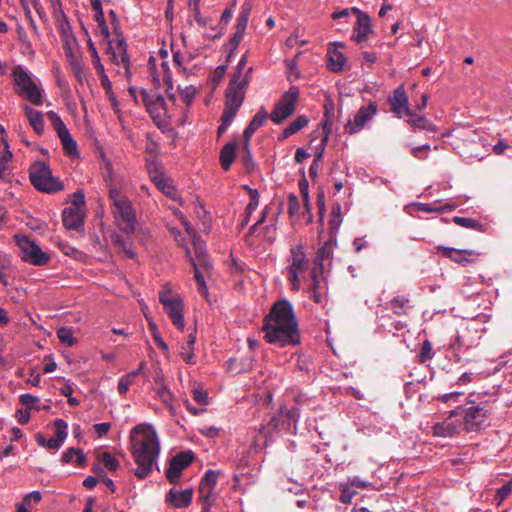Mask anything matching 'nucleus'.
Wrapping results in <instances>:
<instances>
[{"mask_svg": "<svg viewBox=\"0 0 512 512\" xmlns=\"http://www.w3.org/2000/svg\"><path fill=\"white\" fill-rule=\"evenodd\" d=\"M262 331L264 339L280 347L300 343L298 323L292 304L286 300L275 302L265 316Z\"/></svg>", "mask_w": 512, "mask_h": 512, "instance_id": "obj_1", "label": "nucleus"}, {"mask_svg": "<svg viewBox=\"0 0 512 512\" xmlns=\"http://www.w3.org/2000/svg\"><path fill=\"white\" fill-rule=\"evenodd\" d=\"M131 454L137 465L134 475L145 479L157 464L160 442L156 430L151 424L141 423L130 432Z\"/></svg>", "mask_w": 512, "mask_h": 512, "instance_id": "obj_2", "label": "nucleus"}, {"mask_svg": "<svg viewBox=\"0 0 512 512\" xmlns=\"http://www.w3.org/2000/svg\"><path fill=\"white\" fill-rule=\"evenodd\" d=\"M112 201L115 224L126 235H132L136 230V212L132 202L116 190L109 194Z\"/></svg>", "mask_w": 512, "mask_h": 512, "instance_id": "obj_3", "label": "nucleus"}, {"mask_svg": "<svg viewBox=\"0 0 512 512\" xmlns=\"http://www.w3.org/2000/svg\"><path fill=\"white\" fill-rule=\"evenodd\" d=\"M31 184L40 192L54 194L63 191L64 183L54 177L51 169L44 161H35L29 168Z\"/></svg>", "mask_w": 512, "mask_h": 512, "instance_id": "obj_4", "label": "nucleus"}, {"mask_svg": "<svg viewBox=\"0 0 512 512\" xmlns=\"http://www.w3.org/2000/svg\"><path fill=\"white\" fill-rule=\"evenodd\" d=\"M286 267L287 278L292 291H299L301 288L300 276L309 268V260L304 251L303 244H297L290 248V256Z\"/></svg>", "mask_w": 512, "mask_h": 512, "instance_id": "obj_5", "label": "nucleus"}, {"mask_svg": "<svg viewBox=\"0 0 512 512\" xmlns=\"http://www.w3.org/2000/svg\"><path fill=\"white\" fill-rule=\"evenodd\" d=\"M12 75L15 85L17 86V94L36 106L42 105V90L35 84L28 72L21 65L14 67Z\"/></svg>", "mask_w": 512, "mask_h": 512, "instance_id": "obj_6", "label": "nucleus"}, {"mask_svg": "<svg viewBox=\"0 0 512 512\" xmlns=\"http://www.w3.org/2000/svg\"><path fill=\"white\" fill-rule=\"evenodd\" d=\"M159 301L163 305L165 313L170 318L173 325L183 330L184 323V302L179 295H174L171 289L165 287L159 292Z\"/></svg>", "mask_w": 512, "mask_h": 512, "instance_id": "obj_7", "label": "nucleus"}, {"mask_svg": "<svg viewBox=\"0 0 512 512\" xmlns=\"http://www.w3.org/2000/svg\"><path fill=\"white\" fill-rule=\"evenodd\" d=\"M106 50L105 54L108 60L115 66V71L118 74L123 73L127 79L131 77V62L127 52V43L124 38L117 40L116 45L113 46L110 39L105 40Z\"/></svg>", "mask_w": 512, "mask_h": 512, "instance_id": "obj_8", "label": "nucleus"}, {"mask_svg": "<svg viewBox=\"0 0 512 512\" xmlns=\"http://www.w3.org/2000/svg\"><path fill=\"white\" fill-rule=\"evenodd\" d=\"M451 415L461 416L463 428L467 432H474L480 430L488 417V411L478 405H472L466 408L457 406L451 410Z\"/></svg>", "mask_w": 512, "mask_h": 512, "instance_id": "obj_9", "label": "nucleus"}, {"mask_svg": "<svg viewBox=\"0 0 512 512\" xmlns=\"http://www.w3.org/2000/svg\"><path fill=\"white\" fill-rule=\"evenodd\" d=\"M46 117L50 121L55 132L57 133L58 138L60 139L64 154L70 158L79 157L77 142L72 137L70 131L62 121L59 114L51 110L46 113Z\"/></svg>", "mask_w": 512, "mask_h": 512, "instance_id": "obj_10", "label": "nucleus"}, {"mask_svg": "<svg viewBox=\"0 0 512 512\" xmlns=\"http://www.w3.org/2000/svg\"><path fill=\"white\" fill-rule=\"evenodd\" d=\"M15 241L22 253L21 258L23 261L35 266H45L49 263V254L42 251L40 246L29 237L16 235Z\"/></svg>", "mask_w": 512, "mask_h": 512, "instance_id": "obj_11", "label": "nucleus"}, {"mask_svg": "<svg viewBox=\"0 0 512 512\" xmlns=\"http://www.w3.org/2000/svg\"><path fill=\"white\" fill-rule=\"evenodd\" d=\"M299 95V88L295 85L290 86L289 89L283 93L280 100L276 103L272 113L270 114V119L275 124H281L284 122L294 113Z\"/></svg>", "mask_w": 512, "mask_h": 512, "instance_id": "obj_12", "label": "nucleus"}, {"mask_svg": "<svg viewBox=\"0 0 512 512\" xmlns=\"http://www.w3.org/2000/svg\"><path fill=\"white\" fill-rule=\"evenodd\" d=\"M378 111L377 104L370 101L367 106H362L354 115L353 120H348L344 126L345 133L354 135L362 131L373 120Z\"/></svg>", "mask_w": 512, "mask_h": 512, "instance_id": "obj_13", "label": "nucleus"}, {"mask_svg": "<svg viewBox=\"0 0 512 512\" xmlns=\"http://www.w3.org/2000/svg\"><path fill=\"white\" fill-rule=\"evenodd\" d=\"M391 106V111L399 118L403 115L408 117L415 116V111L410 108L409 98L403 85L394 89L391 96L387 99Z\"/></svg>", "mask_w": 512, "mask_h": 512, "instance_id": "obj_14", "label": "nucleus"}, {"mask_svg": "<svg viewBox=\"0 0 512 512\" xmlns=\"http://www.w3.org/2000/svg\"><path fill=\"white\" fill-rule=\"evenodd\" d=\"M55 437L46 439L43 434H37L35 436L36 442L41 447H47L52 450H58L64 443L68 435V424L63 419H56L54 421Z\"/></svg>", "mask_w": 512, "mask_h": 512, "instance_id": "obj_15", "label": "nucleus"}, {"mask_svg": "<svg viewBox=\"0 0 512 512\" xmlns=\"http://www.w3.org/2000/svg\"><path fill=\"white\" fill-rule=\"evenodd\" d=\"M248 83L249 79H240L239 75L236 78L232 77L226 89L225 105L233 106L240 109L244 101L246 87L248 86Z\"/></svg>", "mask_w": 512, "mask_h": 512, "instance_id": "obj_16", "label": "nucleus"}, {"mask_svg": "<svg viewBox=\"0 0 512 512\" xmlns=\"http://www.w3.org/2000/svg\"><path fill=\"white\" fill-rule=\"evenodd\" d=\"M194 459L192 451L178 453L170 460L169 468L166 471V478L170 483H177L182 471L187 468Z\"/></svg>", "mask_w": 512, "mask_h": 512, "instance_id": "obj_17", "label": "nucleus"}, {"mask_svg": "<svg viewBox=\"0 0 512 512\" xmlns=\"http://www.w3.org/2000/svg\"><path fill=\"white\" fill-rule=\"evenodd\" d=\"M351 11L357 15V22L353 29L352 40L358 44H362L369 39V36L372 33L371 19L368 14L357 7H353Z\"/></svg>", "mask_w": 512, "mask_h": 512, "instance_id": "obj_18", "label": "nucleus"}, {"mask_svg": "<svg viewBox=\"0 0 512 512\" xmlns=\"http://www.w3.org/2000/svg\"><path fill=\"white\" fill-rule=\"evenodd\" d=\"M149 177L157 189L168 198L172 200H177L179 198L177 189L172 184V181L164 175V173L155 168L153 170H149Z\"/></svg>", "mask_w": 512, "mask_h": 512, "instance_id": "obj_19", "label": "nucleus"}, {"mask_svg": "<svg viewBox=\"0 0 512 512\" xmlns=\"http://www.w3.org/2000/svg\"><path fill=\"white\" fill-rule=\"evenodd\" d=\"M192 498V489H185L179 491L175 488H172L166 494L165 501L174 508H186L191 504Z\"/></svg>", "mask_w": 512, "mask_h": 512, "instance_id": "obj_20", "label": "nucleus"}, {"mask_svg": "<svg viewBox=\"0 0 512 512\" xmlns=\"http://www.w3.org/2000/svg\"><path fill=\"white\" fill-rule=\"evenodd\" d=\"M455 415H449L443 422L436 423L432 427V433L436 437H453L459 434L462 424L458 421H453L451 418Z\"/></svg>", "mask_w": 512, "mask_h": 512, "instance_id": "obj_21", "label": "nucleus"}, {"mask_svg": "<svg viewBox=\"0 0 512 512\" xmlns=\"http://www.w3.org/2000/svg\"><path fill=\"white\" fill-rule=\"evenodd\" d=\"M64 226L69 230H79L84 222V210L78 207H66L62 212Z\"/></svg>", "mask_w": 512, "mask_h": 512, "instance_id": "obj_22", "label": "nucleus"}, {"mask_svg": "<svg viewBox=\"0 0 512 512\" xmlns=\"http://www.w3.org/2000/svg\"><path fill=\"white\" fill-rule=\"evenodd\" d=\"M141 93L147 111L154 119L160 116L161 111L166 110V102L161 94L149 95L144 89Z\"/></svg>", "mask_w": 512, "mask_h": 512, "instance_id": "obj_23", "label": "nucleus"}, {"mask_svg": "<svg viewBox=\"0 0 512 512\" xmlns=\"http://www.w3.org/2000/svg\"><path fill=\"white\" fill-rule=\"evenodd\" d=\"M269 114L266 111L264 106H261L257 113L253 116L247 127L244 129L243 132V140L245 142H250L253 134L264 125V123L269 118Z\"/></svg>", "mask_w": 512, "mask_h": 512, "instance_id": "obj_24", "label": "nucleus"}, {"mask_svg": "<svg viewBox=\"0 0 512 512\" xmlns=\"http://www.w3.org/2000/svg\"><path fill=\"white\" fill-rule=\"evenodd\" d=\"M24 114L37 135H43L45 131L44 115L29 105H23Z\"/></svg>", "mask_w": 512, "mask_h": 512, "instance_id": "obj_25", "label": "nucleus"}, {"mask_svg": "<svg viewBox=\"0 0 512 512\" xmlns=\"http://www.w3.org/2000/svg\"><path fill=\"white\" fill-rule=\"evenodd\" d=\"M346 63L344 54L336 48V43L330 44L327 52V66L335 73L341 72Z\"/></svg>", "mask_w": 512, "mask_h": 512, "instance_id": "obj_26", "label": "nucleus"}, {"mask_svg": "<svg viewBox=\"0 0 512 512\" xmlns=\"http://www.w3.org/2000/svg\"><path fill=\"white\" fill-rule=\"evenodd\" d=\"M385 308L398 316L407 315L412 308L411 300L408 296L398 295L386 302Z\"/></svg>", "mask_w": 512, "mask_h": 512, "instance_id": "obj_27", "label": "nucleus"}, {"mask_svg": "<svg viewBox=\"0 0 512 512\" xmlns=\"http://www.w3.org/2000/svg\"><path fill=\"white\" fill-rule=\"evenodd\" d=\"M64 50H65L66 57L70 63V66H71L74 76L76 77L78 82L83 83V81L85 79V73L83 70V66H82L78 56L73 52V49L68 41L64 45Z\"/></svg>", "mask_w": 512, "mask_h": 512, "instance_id": "obj_28", "label": "nucleus"}, {"mask_svg": "<svg viewBox=\"0 0 512 512\" xmlns=\"http://www.w3.org/2000/svg\"><path fill=\"white\" fill-rule=\"evenodd\" d=\"M438 250L442 251L444 257H447L459 264L464 265L469 261L467 255H472L474 252L471 250H460L451 247L438 246Z\"/></svg>", "mask_w": 512, "mask_h": 512, "instance_id": "obj_29", "label": "nucleus"}, {"mask_svg": "<svg viewBox=\"0 0 512 512\" xmlns=\"http://www.w3.org/2000/svg\"><path fill=\"white\" fill-rule=\"evenodd\" d=\"M236 146L237 143L235 141L228 142L220 151V164L225 171L230 169L235 160Z\"/></svg>", "mask_w": 512, "mask_h": 512, "instance_id": "obj_30", "label": "nucleus"}, {"mask_svg": "<svg viewBox=\"0 0 512 512\" xmlns=\"http://www.w3.org/2000/svg\"><path fill=\"white\" fill-rule=\"evenodd\" d=\"M61 459L64 464L75 463L79 467L84 466L86 462V456L83 450L73 447L66 449Z\"/></svg>", "mask_w": 512, "mask_h": 512, "instance_id": "obj_31", "label": "nucleus"}, {"mask_svg": "<svg viewBox=\"0 0 512 512\" xmlns=\"http://www.w3.org/2000/svg\"><path fill=\"white\" fill-rule=\"evenodd\" d=\"M186 255L190 259V263L194 270V279L197 282L198 291L204 295H208V287L204 278V275L200 272L198 265L196 264L194 258L191 255V251L189 248H186Z\"/></svg>", "mask_w": 512, "mask_h": 512, "instance_id": "obj_32", "label": "nucleus"}, {"mask_svg": "<svg viewBox=\"0 0 512 512\" xmlns=\"http://www.w3.org/2000/svg\"><path fill=\"white\" fill-rule=\"evenodd\" d=\"M407 123L411 125L414 129L424 130L427 132H435L436 126L427 118L422 115H417L409 117Z\"/></svg>", "mask_w": 512, "mask_h": 512, "instance_id": "obj_33", "label": "nucleus"}, {"mask_svg": "<svg viewBox=\"0 0 512 512\" xmlns=\"http://www.w3.org/2000/svg\"><path fill=\"white\" fill-rule=\"evenodd\" d=\"M195 335L190 334L185 343L181 346V357L187 364H193L195 362V354H194V345H195Z\"/></svg>", "mask_w": 512, "mask_h": 512, "instance_id": "obj_34", "label": "nucleus"}, {"mask_svg": "<svg viewBox=\"0 0 512 512\" xmlns=\"http://www.w3.org/2000/svg\"><path fill=\"white\" fill-rule=\"evenodd\" d=\"M251 10H252V5L250 2L246 1L242 4L240 13L236 19L235 28L246 31L249 17L251 14Z\"/></svg>", "mask_w": 512, "mask_h": 512, "instance_id": "obj_35", "label": "nucleus"}, {"mask_svg": "<svg viewBox=\"0 0 512 512\" xmlns=\"http://www.w3.org/2000/svg\"><path fill=\"white\" fill-rule=\"evenodd\" d=\"M453 222L458 226L473 229L476 231H483L484 227V225L479 221L468 217L455 216L453 217Z\"/></svg>", "mask_w": 512, "mask_h": 512, "instance_id": "obj_36", "label": "nucleus"}, {"mask_svg": "<svg viewBox=\"0 0 512 512\" xmlns=\"http://www.w3.org/2000/svg\"><path fill=\"white\" fill-rule=\"evenodd\" d=\"M241 162L247 172L253 171L255 164L250 150V142H245V140H243V152L241 155Z\"/></svg>", "mask_w": 512, "mask_h": 512, "instance_id": "obj_37", "label": "nucleus"}, {"mask_svg": "<svg viewBox=\"0 0 512 512\" xmlns=\"http://www.w3.org/2000/svg\"><path fill=\"white\" fill-rule=\"evenodd\" d=\"M112 242L118 247H120L129 258L133 259L136 257V254L131 248V245L122 235L114 234L112 236Z\"/></svg>", "mask_w": 512, "mask_h": 512, "instance_id": "obj_38", "label": "nucleus"}, {"mask_svg": "<svg viewBox=\"0 0 512 512\" xmlns=\"http://www.w3.org/2000/svg\"><path fill=\"white\" fill-rule=\"evenodd\" d=\"M309 124V119L306 115H299L293 122L286 127L288 134H295Z\"/></svg>", "mask_w": 512, "mask_h": 512, "instance_id": "obj_39", "label": "nucleus"}, {"mask_svg": "<svg viewBox=\"0 0 512 512\" xmlns=\"http://www.w3.org/2000/svg\"><path fill=\"white\" fill-rule=\"evenodd\" d=\"M390 317L387 316V315H378V321H379V325L386 329L388 332H391L392 330H395V331H401L403 329H405L407 327V323L406 322H403V321H400V320H395L391 323V327L388 328L387 327V324H386V320H389Z\"/></svg>", "mask_w": 512, "mask_h": 512, "instance_id": "obj_40", "label": "nucleus"}, {"mask_svg": "<svg viewBox=\"0 0 512 512\" xmlns=\"http://www.w3.org/2000/svg\"><path fill=\"white\" fill-rule=\"evenodd\" d=\"M198 490L200 500L205 504L213 505L216 499L215 488L199 485Z\"/></svg>", "mask_w": 512, "mask_h": 512, "instance_id": "obj_41", "label": "nucleus"}, {"mask_svg": "<svg viewBox=\"0 0 512 512\" xmlns=\"http://www.w3.org/2000/svg\"><path fill=\"white\" fill-rule=\"evenodd\" d=\"M455 205L446 204L443 206L431 205L427 203H419L418 210L426 213H434V212H445L454 210Z\"/></svg>", "mask_w": 512, "mask_h": 512, "instance_id": "obj_42", "label": "nucleus"}, {"mask_svg": "<svg viewBox=\"0 0 512 512\" xmlns=\"http://www.w3.org/2000/svg\"><path fill=\"white\" fill-rule=\"evenodd\" d=\"M434 357V352L432 349V344L429 340L423 341L420 347V352L418 355V361L420 363H425L428 360H431Z\"/></svg>", "mask_w": 512, "mask_h": 512, "instance_id": "obj_43", "label": "nucleus"}, {"mask_svg": "<svg viewBox=\"0 0 512 512\" xmlns=\"http://www.w3.org/2000/svg\"><path fill=\"white\" fill-rule=\"evenodd\" d=\"M57 336L59 340L67 346H73L76 344V339L73 336L72 329L68 327H61L57 330Z\"/></svg>", "mask_w": 512, "mask_h": 512, "instance_id": "obj_44", "label": "nucleus"}, {"mask_svg": "<svg viewBox=\"0 0 512 512\" xmlns=\"http://www.w3.org/2000/svg\"><path fill=\"white\" fill-rule=\"evenodd\" d=\"M156 394L163 404H165L169 408H172L171 402L173 399V395L166 385L161 383L159 387L156 389Z\"/></svg>", "mask_w": 512, "mask_h": 512, "instance_id": "obj_45", "label": "nucleus"}, {"mask_svg": "<svg viewBox=\"0 0 512 512\" xmlns=\"http://www.w3.org/2000/svg\"><path fill=\"white\" fill-rule=\"evenodd\" d=\"M332 253V245L326 242L317 250L315 261L317 264L322 266L323 261L329 259L332 256Z\"/></svg>", "mask_w": 512, "mask_h": 512, "instance_id": "obj_46", "label": "nucleus"}, {"mask_svg": "<svg viewBox=\"0 0 512 512\" xmlns=\"http://www.w3.org/2000/svg\"><path fill=\"white\" fill-rule=\"evenodd\" d=\"M95 21L98 23L100 34L103 36V40L110 39V32L108 25L105 20L104 12L95 13Z\"/></svg>", "mask_w": 512, "mask_h": 512, "instance_id": "obj_47", "label": "nucleus"}, {"mask_svg": "<svg viewBox=\"0 0 512 512\" xmlns=\"http://www.w3.org/2000/svg\"><path fill=\"white\" fill-rule=\"evenodd\" d=\"M247 60H248V54L246 52L240 58V60H239V62L237 64V66H236V69H235L232 77L236 78L238 76V73H239V78L240 79H249V73L252 71V67H250L247 70L245 75L243 74V69H244V67H245V65L247 63Z\"/></svg>", "mask_w": 512, "mask_h": 512, "instance_id": "obj_48", "label": "nucleus"}, {"mask_svg": "<svg viewBox=\"0 0 512 512\" xmlns=\"http://www.w3.org/2000/svg\"><path fill=\"white\" fill-rule=\"evenodd\" d=\"M218 475H219V471H215V470H211V469L207 470L205 472L203 478L201 479V482L199 485L215 488L216 484H217Z\"/></svg>", "mask_w": 512, "mask_h": 512, "instance_id": "obj_49", "label": "nucleus"}, {"mask_svg": "<svg viewBox=\"0 0 512 512\" xmlns=\"http://www.w3.org/2000/svg\"><path fill=\"white\" fill-rule=\"evenodd\" d=\"M238 110L239 108L225 105L223 114L221 116V122L230 126Z\"/></svg>", "mask_w": 512, "mask_h": 512, "instance_id": "obj_50", "label": "nucleus"}, {"mask_svg": "<svg viewBox=\"0 0 512 512\" xmlns=\"http://www.w3.org/2000/svg\"><path fill=\"white\" fill-rule=\"evenodd\" d=\"M132 382H133V374H125L122 377H120V379L118 381V386H117L118 392L122 395L126 394L127 391L129 390V387L132 384Z\"/></svg>", "mask_w": 512, "mask_h": 512, "instance_id": "obj_51", "label": "nucleus"}, {"mask_svg": "<svg viewBox=\"0 0 512 512\" xmlns=\"http://www.w3.org/2000/svg\"><path fill=\"white\" fill-rule=\"evenodd\" d=\"M102 463L109 471H115L119 467V461L108 452L103 453Z\"/></svg>", "mask_w": 512, "mask_h": 512, "instance_id": "obj_52", "label": "nucleus"}, {"mask_svg": "<svg viewBox=\"0 0 512 512\" xmlns=\"http://www.w3.org/2000/svg\"><path fill=\"white\" fill-rule=\"evenodd\" d=\"M70 207H78L79 209H85V195L82 190H77L73 193Z\"/></svg>", "mask_w": 512, "mask_h": 512, "instance_id": "obj_53", "label": "nucleus"}, {"mask_svg": "<svg viewBox=\"0 0 512 512\" xmlns=\"http://www.w3.org/2000/svg\"><path fill=\"white\" fill-rule=\"evenodd\" d=\"M245 34V30L235 28V31L230 39L229 46L231 52L238 48Z\"/></svg>", "mask_w": 512, "mask_h": 512, "instance_id": "obj_54", "label": "nucleus"}, {"mask_svg": "<svg viewBox=\"0 0 512 512\" xmlns=\"http://www.w3.org/2000/svg\"><path fill=\"white\" fill-rule=\"evenodd\" d=\"M462 395H463L462 392L453 391V392H450V393L439 394V395L434 397V400L441 401V402H444V403H448L450 401L457 402L458 399Z\"/></svg>", "mask_w": 512, "mask_h": 512, "instance_id": "obj_55", "label": "nucleus"}, {"mask_svg": "<svg viewBox=\"0 0 512 512\" xmlns=\"http://www.w3.org/2000/svg\"><path fill=\"white\" fill-rule=\"evenodd\" d=\"M19 401L24 406H26V408L28 410H30L31 408H33L39 402V398L37 396L32 395V394L26 393V394L20 395Z\"/></svg>", "mask_w": 512, "mask_h": 512, "instance_id": "obj_56", "label": "nucleus"}, {"mask_svg": "<svg viewBox=\"0 0 512 512\" xmlns=\"http://www.w3.org/2000/svg\"><path fill=\"white\" fill-rule=\"evenodd\" d=\"M193 398L194 400L201 404V405H207L209 396L208 392L202 388H194L193 389Z\"/></svg>", "mask_w": 512, "mask_h": 512, "instance_id": "obj_57", "label": "nucleus"}, {"mask_svg": "<svg viewBox=\"0 0 512 512\" xmlns=\"http://www.w3.org/2000/svg\"><path fill=\"white\" fill-rule=\"evenodd\" d=\"M511 491V484H505L499 488L495 495V500L498 502V504L502 503L510 495Z\"/></svg>", "mask_w": 512, "mask_h": 512, "instance_id": "obj_58", "label": "nucleus"}, {"mask_svg": "<svg viewBox=\"0 0 512 512\" xmlns=\"http://www.w3.org/2000/svg\"><path fill=\"white\" fill-rule=\"evenodd\" d=\"M245 188L248 189L250 195L249 210H256L259 206V192L249 186H245Z\"/></svg>", "mask_w": 512, "mask_h": 512, "instance_id": "obj_59", "label": "nucleus"}, {"mask_svg": "<svg viewBox=\"0 0 512 512\" xmlns=\"http://www.w3.org/2000/svg\"><path fill=\"white\" fill-rule=\"evenodd\" d=\"M194 97L195 89L193 87H186L185 90L181 92V98L187 107L192 104Z\"/></svg>", "mask_w": 512, "mask_h": 512, "instance_id": "obj_60", "label": "nucleus"}, {"mask_svg": "<svg viewBox=\"0 0 512 512\" xmlns=\"http://www.w3.org/2000/svg\"><path fill=\"white\" fill-rule=\"evenodd\" d=\"M281 416L296 422L300 417V410L296 406L292 407L291 409L281 410Z\"/></svg>", "mask_w": 512, "mask_h": 512, "instance_id": "obj_61", "label": "nucleus"}, {"mask_svg": "<svg viewBox=\"0 0 512 512\" xmlns=\"http://www.w3.org/2000/svg\"><path fill=\"white\" fill-rule=\"evenodd\" d=\"M93 427L95 432L97 433V436L100 438L105 436L109 432L111 424L109 422H102L94 424Z\"/></svg>", "mask_w": 512, "mask_h": 512, "instance_id": "obj_62", "label": "nucleus"}, {"mask_svg": "<svg viewBox=\"0 0 512 512\" xmlns=\"http://www.w3.org/2000/svg\"><path fill=\"white\" fill-rule=\"evenodd\" d=\"M219 431H220L219 428L215 427V426H205V427L199 429V432L203 436L209 437V438L217 437L219 434Z\"/></svg>", "mask_w": 512, "mask_h": 512, "instance_id": "obj_63", "label": "nucleus"}, {"mask_svg": "<svg viewBox=\"0 0 512 512\" xmlns=\"http://www.w3.org/2000/svg\"><path fill=\"white\" fill-rule=\"evenodd\" d=\"M475 379V374L471 372H464L457 380L456 384L459 386H465L471 383Z\"/></svg>", "mask_w": 512, "mask_h": 512, "instance_id": "obj_64", "label": "nucleus"}]
</instances>
